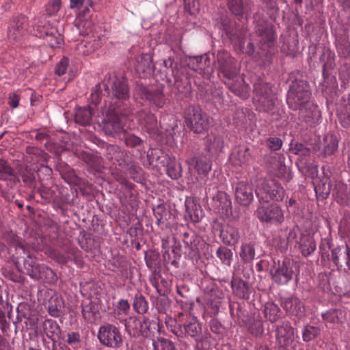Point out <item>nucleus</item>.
<instances>
[{
	"label": "nucleus",
	"mask_w": 350,
	"mask_h": 350,
	"mask_svg": "<svg viewBox=\"0 0 350 350\" xmlns=\"http://www.w3.org/2000/svg\"><path fill=\"white\" fill-rule=\"evenodd\" d=\"M107 157L110 159H115L119 162L120 167L126 169L129 161L126 158V152L116 146H110L107 148Z\"/></svg>",
	"instance_id": "26"
},
{
	"label": "nucleus",
	"mask_w": 350,
	"mask_h": 350,
	"mask_svg": "<svg viewBox=\"0 0 350 350\" xmlns=\"http://www.w3.org/2000/svg\"><path fill=\"white\" fill-rule=\"evenodd\" d=\"M256 194L260 204H268L284 200L286 192L283 187L275 180H264L256 189Z\"/></svg>",
	"instance_id": "2"
},
{
	"label": "nucleus",
	"mask_w": 350,
	"mask_h": 350,
	"mask_svg": "<svg viewBox=\"0 0 350 350\" xmlns=\"http://www.w3.org/2000/svg\"><path fill=\"white\" fill-rule=\"evenodd\" d=\"M321 333L319 327L306 325L301 330L302 338L304 342H308L317 338Z\"/></svg>",
	"instance_id": "44"
},
{
	"label": "nucleus",
	"mask_w": 350,
	"mask_h": 350,
	"mask_svg": "<svg viewBox=\"0 0 350 350\" xmlns=\"http://www.w3.org/2000/svg\"><path fill=\"white\" fill-rule=\"evenodd\" d=\"M332 260L338 267H342V263L347 265L350 269V248L347 245L345 247H338L332 251Z\"/></svg>",
	"instance_id": "19"
},
{
	"label": "nucleus",
	"mask_w": 350,
	"mask_h": 350,
	"mask_svg": "<svg viewBox=\"0 0 350 350\" xmlns=\"http://www.w3.org/2000/svg\"><path fill=\"white\" fill-rule=\"evenodd\" d=\"M107 94L118 100H125L129 98V89H105Z\"/></svg>",
	"instance_id": "58"
},
{
	"label": "nucleus",
	"mask_w": 350,
	"mask_h": 350,
	"mask_svg": "<svg viewBox=\"0 0 350 350\" xmlns=\"http://www.w3.org/2000/svg\"><path fill=\"white\" fill-rule=\"evenodd\" d=\"M219 73L226 79H233L239 72L238 62L226 51H218L216 56Z\"/></svg>",
	"instance_id": "8"
},
{
	"label": "nucleus",
	"mask_w": 350,
	"mask_h": 350,
	"mask_svg": "<svg viewBox=\"0 0 350 350\" xmlns=\"http://www.w3.org/2000/svg\"><path fill=\"white\" fill-rule=\"evenodd\" d=\"M108 120L106 122L104 129L105 132L111 135H120V138L126 131V125L127 116L123 113L114 112L113 114L109 113L107 117Z\"/></svg>",
	"instance_id": "10"
},
{
	"label": "nucleus",
	"mask_w": 350,
	"mask_h": 350,
	"mask_svg": "<svg viewBox=\"0 0 350 350\" xmlns=\"http://www.w3.org/2000/svg\"><path fill=\"white\" fill-rule=\"evenodd\" d=\"M250 158V149L246 146H239L232 150L230 159L233 165H241L247 163Z\"/></svg>",
	"instance_id": "24"
},
{
	"label": "nucleus",
	"mask_w": 350,
	"mask_h": 350,
	"mask_svg": "<svg viewBox=\"0 0 350 350\" xmlns=\"http://www.w3.org/2000/svg\"><path fill=\"white\" fill-rule=\"evenodd\" d=\"M25 267L27 271L28 274L33 278H38V273L40 271V266L36 264L34 261L31 262L28 260L25 261Z\"/></svg>",
	"instance_id": "57"
},
{
	"label": "nucleus",
	"mask_w": 350,
	"mask_h": 350,
	"mask_svg": "<svg viewBox=\"0 0 350 350\" xmlns=\"http://www.w3.org/2000/svg\"><path fill=\"white\" fill-rule=\"evenodd\" d=\"M67 254L69 261H73L79 267H82L83 265V254L77 247L69 246L67 247Z\"/></svg>",
	"instance_id": "48"
},
{
	"label": "nucleus",
	"mask_w": 350,
	"mask_h": 350,
	"mask_svg": "<svg viewBox=\"0 0 350 350\" xmlns=\"http://www.w3.org/2000/svg\"><path fill=\"white\" fill-rule=\"evenodd\" d=\"M27 26V18L26 16L21 15L15 17L12 22L11 27L14 28L18 32L24 33Z\"/></svg>",
	"instance_id": "53"
},
{
	"label": "nucleus",
	"mask_w": 350,
	"mask_h": 350,
	"mask_svg": "<svg viewBox=\"0 0 350 350\" xmlns=\"http://www.w3.org/2000/svg\"><path fill=\"white\" fill-rule=\"evenodd\" d=\"M216 256L222 264L228 267L231 265L233 253L230 249L225 246H219L216 252Z\"/></svg>",
	"instance_id": "45"
},
{
	"label": "nucleus",
	"mask_w": 350,
	"mask_h": 350,
	"mask_svg": "<svg viewBox=\"0 0 350 350\" xmlns=\"http://www.w3.org/2000/svg\"><path fill=\"white\" fill-rule=\"evenodd\" d=\"M189 168L193 167L199 175L208 174L212 167L211 161L205 155H198L187 160Z\"/></svg>",
	"instance_id": "16"
},
{
	"label": "nucleus",
	"mask_w": 350,
	"mask_h": 350,
	"mask_svg": "<svg viewBox=\"0 0 350 350\" xmlns=\"http://www.w3.org/2000/svg\"><path fill=\"white\" fill-rule=\"evenodd\" d=\"M224 147V139L220 135H208L206 141V148L211 153L222 151Z\"/></svg>",
	"instance_id": "36"
},
{
	"label": "nucleus",
	"mask_w": 350,
	"mask_h": 350,
	"mask_svg": "<svg viewBox=\"0 0 350 350\" xmlns=\"http://www.w3.org/2000/svg\"><path fill=\"white\" fill-rule=\"evenodd\" d=\"M310 93L306 89H289L287 94L286 102L293 110L299 109L309 101Z\"/></svg>",
	"instance_id": "11"
},
{
	"label": "nucleus",
	"mask_w": 350,
	"mask_h": 350,
	"mask_svg": "<svg viewBox=\"0 0 350 350\" xmlns=\"http://www.w3.org/2000/svg\"><path fill=\"white\" fill-rule=\"evenodd\" d=\"M322 150L321 154L326 157L332 155L338 149V139L336 135L327 133L321 142Z\"/></svg>",
	"instance_id": "23"
},
{
	"label": "nucleus",
	"mask_w": 350,
	"mask_h": 350,
	"mask_svg": "<svg viewBox=\"0 0 350 350\" xmlns=\"http://www.w3.org/2000/svg\"><path fill=\"white\" fill-rule=\"evenodd\" d=\"M69 59L66 57L63 58L56 64L55 68V72L56 75L61 76L64 75L68 66Z\"/></svg>",
	"instance_id": "61"
},
{
	"label": "nucleus",
	"mask_w": 350,
	"mask_h": 350,
	"mask_svg": "<svg viewBox=\"0 0 350 350\" xmlns=\"http://www.w3.org/2000/svg\"><path fill=\"white\" fill-rule=\"evenodd\" d=\"M226 36L232 42L239 45L241 50L244 49L245 31L243 27L239 26L232 27L229 31V33H226Z\"/></svg>",
	"instance_id": "37"
},
{
	"label": "nucleus",
	"mask_w": 350,
	"mask_h": 350,
	"mask_svg": "<svg viewBox=\"0 0 350 350\" xmlns=\"http://www.w3.org/2000/svg\"><path fill=\"white\" fill-rule=\"evenodd\" d=\"M133 306L135 312L139 314H145L148 310V303L141 294L135 296Z\"/></svg>",
	"instance_id": "50"
},
{
	"label": "nucleus",
	"mask_w": 350,
	"mask_h": 350,
	"mask_svg": "<svg viewBox=\"0 0 350 350\" xmlns=\"http://www.w3.org/2000/svg\"><path fill=\"white\" fill-rule=\"evenodd\" d=\"M222 293L219 291H212L211 295L206 297V304L208 306L214 314L219 312L222 299Z\"/></svg>",
	"instance_id": "42"
},
{
	"label": "nucleus",
	"mask_w": 350,
	"mask_h": 350,
	"mask_svg": "<svg viewBox=\"0 0 350 350\" xmlns=\"http://www.w3.org/2000/svg\"><path fill=\"white\" fill-rule=\"evenodd\" d=\"M185 11L190 15H194L200 10V3L198 0H184Z\"/></svg>",
	"instance_id": "56"
},
{
	"label": "nucleus",
	"mask_w": 350,
	"mask_h": 350,
	"mask_svg": "<svg viewBox=\"0 0 350 350\" xmlns=\"http://www.w3.org/2000/svg\"><path fill=\"white\" fill-rule=\"evenodd\" d=\"M275 332L278 344H295V331L290 322H282Z\"/></svg>",
	"instance_id": "15"
},
{
	"label": "nucleus",
	"mask_w": 350,
	"mask_h": 350,
	"mask_svg": "<svg viewBox=\"0 0 350 350\" xmlns=\"http://www.w3.org/2000/svg\"><path fill=\"white\" fill-rule=\"evenodd\" d=\"M185 217H187L193 223L199 222L203 217V211L201 206L193 198H187L185 203Z\"/></svg>",
	"instance_id": "18"
},
{
	"label": "nucleus",
	"mask_w": 350,
	"mask_h": 350,
	"mask_svg": "<svg viewBox=\"0 0 350 350\" xmlns=\"http://www.w3.org/2000/svg\"><path fill=\"white\" fill-rule=\"evenodd\" d=\"M320 62L323 63V76L324 79L328 78L336 66L334 53L327 51L321 55Z\"/></svg>",
	"instance_id": "25"
},
{
	"label": "nucleus",
	"mask_w": 350,
	"mask_h": 350,
	"mask_svg": "<svg viewBox=\"0 0 350 350\" xmlns=\"http://www.w3.org/2000/svg\"><path fill=\"white\" fill-rule=\"evenodd\" d=\"M219 237L224 244L234 246L239 241L240 234L237 228L228 225L221 230Z\"/></svg>",
	"instance_id": "22"
},
{
	"label": "nucleus",
	"mask_w": 350,
	"mask_h": 350,
	"mask_svg": "<svg viewBox=\"0 0 350 350\" xmlns=\"http://www.w3.org/2000/svg\"><path fill=\"white\" fill-rule=\"evenodd\" d=\"M332 184L329 178L323 177L315 185L314 191L319 199H326L332 191Z\"/></svg>",
	"instance_id": "33"
},
{
	"label": "nucleus",
	"mask_w": 350,
	"mask_h": 350,
	"mask_svg": "<svg viewBox=\"0 0 350 350\" xmlns=\"http://www.w3.org/2000/svg\"><path fill=\"white\" fill-rule=\"evenodd\" d=\"M23 181L27 186H32L35 182V172L27 167L21 172Z\"/></svg>",
	"instance_id": "55"
},
{
	"label": "nucleus",
	"mask_w": 350,
	"mask_h": 350,
	"mask_svg": "<svg viewBox=\"0 0 350 350\" xmlns=\"http://www.w3.org/2000/svg\"><path fill=\"white\" fill-rule=\"evenodd\" d=\"M185 119L187 126L196 133H202L208 130L209 120L208 116L198 106H189L185 112Z\"/></svg>",
	"instance_id": "4"
},
{
	"label": "nucleus",
	"mask_w": 350,
	"mask_h": 350,
	"mask_svg": "<svg viewBox=\"0 0 350 350\" xmlns=\"http://www.w3.org/2000/svg\"><path fill=\"white\" fill-rule=\"evenodd\" d=\"M146 131L151 135H156L159 133V126L157 121L154 115H148L146 118L145 122H141Z\"/></svg>",
	"instance_id": "51"
},
{
	"label": "nucleus",
	"mask_w": 350,
	"mask_h": 350,
	"mask_svg": "<svg viewBox=\"0 0 350 350\" xmlns=\"http://www.w3.org/2000/svg\"><path fill=\"white\" fill-rule=\"evenodd\" d=\"M277 170L274 172L275 175L280 178H285L287 181L290 180L291 176L288 172L286 165L282 162L276 164Z\"/></svg>",
	"instance_id": "59"
},
{
	"label": "nucleus",
	"mask_w": 350,
	"mask_h": 350,
	"mask_svg": "<svg viewBox=\"0 0 350 350\" xmlns=\"http://www.w3.org/2000/svg\"><path fill=\"white\" fill-rule=\"evenodd\" d=\"M42 327L44 332L49 338L55 341L59 338L61 329L55 321L46 319L44 321Z\"/></svg>",
	"instance_id": "38"
},
{
	"label": "nucleus",
	"mask_w": 350,
	"mask_h": 350,
	"mask_svg": "<svg viewBox=\"0 0 350 350\" xmlns=\"http://www.w3.org/2000/svg\"><path fill=\"white\" fill-rule=\"evenodd\" d=\"M248 332L256 337L261 336L264 332L263 323L260 316L251 320L247 325Z\"/></svg>",
	"instance_id": "43"
},
{
	"label": "nucleus",
	"mask_w": 350,
	"mask_h": 350,
	"mask_svg": "<svg viewBox=\"0 0 350 350\" xmlns=\"http://www.w3.org/2000/svg\"><path fill=\"white\" fill-rule=\"evenodd\" d=\"M105 88H125L127 80L122 75H109L103 81Z\"/></svg>",
	"instance_id": "39"
},
{
	"label": "nucleus",
	"mask_w": 350,
	"mask_h": 350,
	"mask_svg": "<svg viewBox=\"0 0 350 350\" xmlns=\"http://www.w3.org/2000/svg\"><path fill=\"white\" fill-rule=\"evenodd\" d=\"M139 90L142 96L150 101H152L155 106L162 107L164 105L165 98L161 89H152V92L148 91L149 89H139Z\"/></svg>",
	"instance_id": "28"
},
{
	"label": "nucleus",
	"mask_w": 350,
	"mask_h": 350,
	"mask_svg": "<svg viewBox=\"0 0 350 350\" xmlns=\"http://www.w3.org/2000/svg\"><path fill=\"white\" fill-rule=\"evenodd\" d=\"M256 216L261 221L274 225L280 224L284 220L283 211L277 204L266 206L263 204H260L256 210Z\"/></svg>",
	"instance_id": "9"
},
{
	"label": "nucleus",
	"mask_w": 350,
	"mask_h": 350,
	"mask_svg": "<svg viewBox=\"0 0 350 350\" xmlns=\"http://www.w3.org/2000/svg\"><path fill=\"white\" fill-rule=\"evenodd\" d=\"M267 146L272 150H278L282 146V141L280 138L277 137H270L267 141Z\"/></svg>",
	"instance_id": "63"
},
{
	"label": "nucleus",
	"mask_w": 350,
	"mask_h": 350,
	"mask_svg": "<svg viewBox=\"0 0 350 350\" xmlns=\"http://www.w3.org/2000/svg\"><path fill=\"white\" fill-rule=\"evenodd\" d=\"M189 64L192 69L203 75H209L214 70V63L208 54L190 57Z\"/></svg>",
	"instance_id": "13"
},
{
	"label": "nucleus",
	"mask_w": 350,
	"mask_h": 350,
	"mask_svg": "<svg viewBox=\"0 0 350 350\" xmlns=\"http://www.w3.org/2000/svg\"><path fill=\"white\" fill-rule=\"evenodd\" d=\"M75 122L81 125H87L91 122L92 111L89 108L78 109L75 113Z\"/></svg>",
	"instance_id": "47"
},
{
	"label": "nucleus",
	"mask_w": 350,
	"mask_h": 350,
	"mask_svg": "<svg viewBox=\"0 0 350 350\" xmlns=\"http://www.w3.org/2000/svg\"><path fill=\"white\" fill-rule=\"evenodd\" d=\"M65 341L73 348H77L81 342L80 335L78 332H75L68 333Z\"/></svg>",
	"instance_id": "60"
},
{
	"label": "nucleus",
	"mask_w": 350,
	"mask_h": 350,
	"mask_svg": "<svg viewBox=\"0 0 350 350\" xmlns=\"http://www.w3.org/2000/svg\"><path fill=\"white\" fill-rule=\"evenodd\" d=\"M255 33L260 37L261 49L267 51L272 48L275 42V34L273 24L263 19H258L255 23Z\"/></svg>",
	"instance_id": "6"
},
{
	"label": "nucleus",
	"mask_w": 350,
	"mask_h": 350,
	"mask_svg": "<svg viewBox=\"0 0 350 350\" xmlns=\"http://www.w3.org/2000/svg\"><path fill=\"white\" fill-rule=\"evenodd\" d=\"M167 174L172 179L177 180L182 176L180 163L171 161L167 165Z\"/></svg>",
	"instance_id": "49"
},
{
	"label": "nucleus",
	"mask_w": 350,
	"mask_h": 350,
	"mask_svg": "<svg viewBox=\"0 0 350 350\" xmlns=\"http://www.w3.org/2000/svg\"><path fill=\"white\" fill-rule=\"evenodd\" d=\"M49 313L50 315L57 317L60 316L64 308V301L62 297L55 295L52 296L49 301Z\"/></svg>",
	"instance_id": "40"
},
{
	"label": "nucleus",
	"mask_w": 350,
	"mask_h": 350,
	"mask_svg": "<svg viewBox=\"0 0 350 350\" xmlns=\"http://www.w3.org/2000/svg\"><path fill=\"white\" fill-rule=\"evenodd\" d=\"M0 179L14 183L20 181L12 168L3 160H0Z\"/></svg>",
	"instance_id": "41"
},
{
	"label": "nucleus",
	"mask_w": 350,
	"mask_h": 350,
	"mask_svg": "<svg viewBox=\"0 0 350 350\" xmlns=\"http://www.w3.org/2000/svg\"><path fill=\"white\" fill-rule=\"evenodd\" d=\"M41 36L51 48H57L64 42L63 37L58 30L53 27H45L41 32Z\"/></svg>",
	"instance_id": "17"
},
{
	"label": "nucleus",
	"mask_w": 350,
	"mask_h": 350,
	"mask_svg": "<svg viewBox=\"0 0 350 350\" xmlns=\"http://www.w3.org/2000/svg\"><path fill=\"white\" fill-rule=\"evenodd\" d=\"M98 338L103 345L108 347L118 349L123 345V337L120 329L111 324L100 327Z\"/></svg>",
	"instance_id": "7"
},
{
	"label": "nucleus",
	"mask_w": 350,
	"mask_h": 350,
	"mask_svg": "<svg viewBox=\"0 0 350 350\" xmlns=\"http://www.w3.org/2000/svg\"><path fill=\"white\" fill-rule=\"evenodd\" d=\"M254 92L253 101L256 108L260 111L266 112L270 116V121L278 120L279 115L275 109L276 99L274 96L269 94L266 89H254Z\"/></svg>",
	"instance_id": "5"
},
{
	"label": "nucleus",
	"mask_w": 350,
	"mask_h": 350,
	"mask_svg": "<svg viewBox=\"0 0 350 350\" xmlns=\"http://www.w3.org/2000/svg\"><path fill=\"white\" fill-rule=\"evenodd\" d=\"M159 324L156 320H150L148 318L144 317L140 323V332L144 337H150L155 332H159Z\"/></svg>",
	"instance_id": "32"
},
{
	"label": "nucleus",
	"mask_w": 350,
	"mask_h": 350,
	"mask_svg": "<svg viewBox=\"0 0 350 350\" xmlns=\"http://www.w3.org/2000/svg\"><path fill=\"white\" fill-rule=\"evenodd\" d=\"M217 24L219 27L225 31L226 34L229 33V31L232 27L231 21L226 15L220 16L218 19Z\"/></svg>",
	"instance_id": "62"
},
{
	"label": "nucleus",
	"mask_w": 350,
	"mask_h": 350,
	"mask_svg": "<svg viewBox=\"0 0 350 350\" xmlns=\"http://www.w3.org/2000/svg\"><path fill=\"white\" fill-rule=\"evenodd\" d=\"M231 288L233 293L239 299H249L250 292L248 285L242 279L233 278L231 281Z\"/></svg>",
	"instance_id": "27"
},
{
	"label": "nucleus",
	"mask_w": 350,
	"mask_h": 350,
	"mask_svg": "<svg viewBox=\"0 0 350 350\" xmlns=\"http://www.w3.org/2000/svg\"><path fill=\"white\" fill-rule=\"evenodd\" d=\"M299 272V265L290 258H285L282 262L278 261L275 267L271 270V275L273 280L278 285L287 284Z\"/></svg>",
	"instance_id": "3"
},
{
	"label": "nucleus",
	"mask_w": 350,
	"mask_h": 350,
	"mask_svg": "<svg viewBox=\"0 0 350 350\" xmlns=\"http://www.w3.org/2000/svg\"><path fill=\"white\" fill-rule=\"evenodd\" d=\"M154 350H176L174 344L170 340L161 338L152 342Z\"/></svg>",
	"instance_id": "52"
},
{
	"label": "nucleus",
	"mask_w": 350,
	"mask_h": 350,
	"mask_svg": "<svg viewBox=\"0 0 350 350\" xmlns=\"http://www.w3.org/2000/svg\"><path fill=\"white\" fill-rule=\"evenodd\" d=\"M235 198L241 206L250 204L254 199L252 185L244 181L239 182L235 187Z\"/></svg>",
	"instance_id": "14"
},
{
	"label": "nucleus",
	"mask_w": 350,
	"mask_h": 350,
	"mask_svg": "<svg viewBox=\"0 0 350 350\" xmlns=\"http://www.w3.org/2000/svg\"><path fill=\"white\" fill-rule=\"evenodd\" d=\"M239 256L243 263H251L256 256L255 243L243 242L240 247Z\"/></svg>",
	"instance_id": "30"
},
{
	"label": "nucleus",
	"mask_w": 350,
	"mask_h": 350,
	"mask_svg": "<svg viewBox=\"0 0 350 350\" xmlns=\"http://www.w3.org/2000/svg\"><path fill=\"white\" fill-rule=\"evenodd\" d=\"M122 139L124 140L126 146L129 147L139 146L143 143V140L139 137L129 134L126 131L122 135Z\"/></svg>",
	"instance_id": "54"
},
{
	"label": "nucleus",
	"mask_w": 350,
	"mask_h": 350,
	"mask_svg": "<svg viewBox=\"0 0 350 350\" xmlns=\"http://www.w3.org/2000/svg\"><path fill=\"white\" fill-rule=\"evenodd\" d=\"M177 302L180 303L185 311L179 312L175 320L170 319L165 321L168 329L178 337L190 336L198 342L200 339L202 326L197 317L189 312L193 304L186 302L183 305V301L178 299Z\"/></svg>",
	"instance_id": "1"
},
{
	"label": "nucleus",
	"mask_w": 350,
	"mask_h": 350,
	"mask_svg": "<svg viewBox=\"0 0 350 350\" xmlns=\"http://www.w3.org/2000/svg\"><path fill=\"white\" fill-rule=\"evenodd\" d=\"M334 195L338 202L341 204H347L350 201V192L348 191L347 185L338 182L336 184L333 190Z\"/></svg>",
	"instance_id": "35"
},
{
	"label": "nucleus",
	"mask_w": 350,
	"mask_h": 350,
	"mask_svg": "<svg viewBox=\"0 0 350 350\" xmlns=\"http://www.w3.org/2000/svg\"><path fill=\"white\" fill-rule=\"evenodd\" d=\"M342 311L340 310H329L321 315L323 321L331 324L342 323Z\"/></svg>",
	"instance_id": "46"
},
{
	"label": "nucleus",
	"mask_w": 350,
	"mask_h": 350,
	"mask_svg": "<svg viewBox=\"0 0 350 350\" xmlns=\"http://www.w3.org/2000/svg\"><path fill=\"white\" fill-rule=\"evenodd\" d=\"M227 5L230 12L239 18L247 15L250 11L249 0H227Z\"/></svg>",
	"instance_id": "21"
},
{
	"label": "nucleus",
	"mask_w": 350,
	"mask_h": 350,
	"mask_svg": "<svg viewBox=\"0 0 350 350\" xmlns=\"http://www.w3.org/2000/svg\"><path fill=\"white\" fill-rule=\"evenodd\" d=\"M298 243L301 253L304 256L311 255L316 250L315 241L314 239L308 234H301Z\"/></svg>",
	"instance_id": "31"
},
{
	"label": "nucleus",
	"mask_w": 350,
	"mask_h": 350,
	"mask_svg": "<svg viewBox=\"0 0 350 350\" xmlns=\"http://www.w3.org/2000/svg\"><path fill=\"white\" fill-rule=\"evenodd\" d=\"M338 119L343 127L350 126V109L341 111L338 113Z\"/></svg>",
	"instance_id": "64"
},
{
	"label": "nucleus",
	"mask_w": 350,
	"mask_h": 350,
	"mask_svg": "<svg viewBox=\"0 0 350 350\" xmlns=\"http://www.w3.org/2000/svg\"><path fill=\"white\" fill-rule=\"evenodd\" d=\"M299 118L310 126L319 123L321 118V111L318 106L312 102L306 103L299 109Z\"/></svg>",
	"instance_id": "12"
},
{
	"label": "nucleus",
	"mask_w": 350,
	"mask_h": 350,
	"mask_svg": "<svg viewBox=\"0 0 350 350\" xmlns=\"http://www.w3.org/2000/svg\"><path fill=\"white\" fill-rule=\"evenodd\" d=\"M265 319L271 323L277 322L283 317V312L279 306L273 302H267L264 306Z\"/></svg>",
	"instance_id": "29"
},
{
	"label": "nucleus",
	"mask_w": 350,
	"mask_h": 350,
	"mask_svg": "<svg viewBox=\"0 0 350 350\" xmlns=\"http://www.w3.org/2000/svg\"><path fill=\"white\" fill-rule=\"evenodd\" d=\"M282 307L290 314L297 316L302 312L301 301L295 297H289L282 303Z\"/></svg>",
	"instance_id": "34"
},
{
	"label": "nucleus",
	"mask_w": 350,
	"mask_h": 350,
	"mask_svg": "<svg viewBox=\"0 0 350 350\" xmlns=\"http://www.w3.org/2000/svg\"><path fill=\"white\" fill-rule=\"evenodd\" d=\"M154 68L152 57L150 54L143 55L135 66V70L141 78H146L152 75Z\"/></svg>",
	"instance_id": "20"
}]
</instances>
